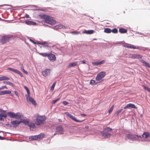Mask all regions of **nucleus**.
<instances>
[{"instance_id":"1","label":"nucleus","mask_w":150,"mask_h":150,"mask_svg":"<svg viewBox=\"0 0 150 150\" xmlns=\"http://www.w3.org/2000/svg\"><path fill=\"white\" fill-rule=\"evenodd\" d=\"M36 119L35 123L37 125H40L44 124L46 118L45 116H40L37 114L36 116Z\"/></svg>"},{"instance_id":"2","label":"nucleus","mask_w":150,"mask_h":150,"mask_svg":"<svg viewBox=\"0 0 150 150\" xmlns=\"http://www.w3.org/2000/svg\"><path fill=\"white\" fill-rule=\"evenodd\" d=\"M42 18L44 19L46 23L51 25H54L56 23V21L54 20L53 18L52 17L46 15H44L42 16Z\"/></svg>"},{"instance_id":"3","label":"nucleus","mask_w":150,"mask_h":150,"mask_svg":"<svg viewBox=\"0 0 150 150\" xmlns=\"http://www.w3.org/2000/svg\"><path fill=\"white\" fill-rule=\"evenodd\" d=\"M142 138L141 136L134 135L132 134H127L126 136L125 139H128L132 141H140Z\"/></svg>"},{"instance_id":"4","label":"nucleus","mask_w":150,"mask_h":150,"mask_svg":"<svg viewBox=\"0 0 150 150\" xmlns=\"http://www.w3.org/2000/svg\"><path fill=\"white\" fill-rule=\"evenodd\" d=\"M106 73L104 71H101L99 72L97 75L96 78V80L99 83H102L103 81V79H102L105 76Z\"/></svg>"},{"instance_id":"5","label":"nucleus","mask_w":150,"mask_h":150,"mask_svg":"<svg viewBox=\"0 0 150 150\" xmlns=\"http://www.w3.org/2000/svg\"><path fill=\"white\" fill-rule=\"evenodd\" d=\"M10 117L14 118L17 119H19L22 116V114L19 112H17L16 113L13 112H9L7 113Z\"/></svg>"},{"instance_id":"6","label":"nucleus","mask_w":150,"mask_h":150,"mask_svg":"<svg viewBox=\"0 0 150 150\" xmlns=\"http://www.w3.org/2000/svg\"><path fill=\"white\" fill-rule=\"evenodd\" d=\"M123 46L127 48L133 49H137L139 50H143V48L140 47L139 46L136 47L133 45L131 44H126L125 45H123Z\"/></svg>"},{"instance_id":"7","label":"nucleus","mask_w":150,"mask_h":150,"mask_svg":"<svg viewBox=\"0 0 150 150\" xmlns=\"http://www.w3.org/2000/svg\"><path fill=\"white\" fill-rule=\"evenodd\" d=\"M13 37L12 35H9L7 36H4L2 37L1 40V42L2 44L5 43L8 41L10 38Z\"/></svg>"},{"instance_id":"8","label":"nucleus","mask_w":150,"mask_h":150,"mask_svg":"<svg viewBox=\"0 0 150 150\" xmlns=\"http://www.w3.org/2000/svg\"><path fill=\"white\" fill-rule=\"evenodd\" d=\"M44 136V134L41 133L38 135L31 136L30 137V139L32 140H37L38 139H41L43 138Z\"/></svg>"},{"instance_id":"9","label":"nucleus","mask_w":150,"mask_h":150,"mask_svg":"<svg viewBox=\"0 0 150 150\" xmlns=\"http://www.w3.org/2000/svg\"><path fill=\"white\" fill-rule=\"evenodd\" d=\"M37 44H40L43 45V47H53L55 46V45H53L51 46H50L49 45V44L46 42H40V41H37Z\"/></svg>"},{"instance_id":"10","label":"nucleus","mask_w":150,"mask_h":150,"mask_svg":"<svg viewBox=\"0 0 150 150\" xmlns=\"http://www.w3.org/2000/svg\"><path fill=\"white\" fill-rule=\"evenodd\" d=\"M65 113L70 117L72 120L75 122H81L83 121V120H77L75 117L73 116L71 114H70L68 112H65Z\"/></svg>"},{"instance_id":"11","label":"nucleus","mask_w":150,"mask_h":150,"mask_svg":"<svg viewBox=\"0 0 150 150\" xmlns=\"http://www.w3.org/2000/svg\"><path fill=\"white\" fill-rule=\"evenodd\" d=\"M7 70H9L11 71L16 73L17 74H18L21 77H23V76L22 74V73L16 69H14L13 68H7Z\"/></svg>"},{"instance_id":"12","label":"nucleus","mask_w":150,"mask_h":150,"mask_svg":"<svg viewBox=\"0 0 150 150\" xmlns=\"http://www.w3.org/2000/svg\"><path fill=\"white\" fill-rule=\"evenodd\" d=\"M48 59L51 62H54L56 60V57L54 54H49L48 56Z\"/></svg>"},{"instance_id":"13","label":"nucleus","mask_w":150,"mask_h":150,"mask_svg":"<svg viewBox=\"0 0 150 150\" xmlns=\"http://www.w3.org/2000/svg\"><path fill=\"white\" fill-rule=\"evenodd\" d=\"M56 133H58L60 134H64V130L62 127L61 126H58L57 127L56 129Z\"/></svg>"},{"instance_id":"14","label":"nucleus","mask_w":150,"mask_h":150,"mask_svg":"<svg viewBox=\"0 0 150 150\" xmlns=\"http://www.w3.org/2000/svg\"><path fill=\"white\" fill-rule=\"evenodd\" d=\"M21 123V122L20 121H18L17 120H13L11 121V124L15 127H17Z\"/></svg>"},{"instance_id":"15","label":"nucleus","mask_w":150,"mask_h":150,"mask_svg":"<svg viewBox=\"0 0 150 150\" xmlns=\"http://www.w3.org/2000/svg\"><path fill=\"white\" fill-rule=\"evenodd\" d=\"M51 70L49 69H46L45 71H42V74L45 77H46L48 76V74L50 73Z\"/></svg>"},{"instance_id":"16","label":"nucleus","mask_w":150,"mask_h":150,"mask_svg":"<svg viewBox=\"0 0 150 150\" xmlns=\"http://www.w3.org/2000/svg\"><path fill=\"white\" fill-rule=\"evenodd\" d=\"M128 108H133L136 109L137 108V107L134 104L129 103L127 104L124 108V109H126Z\"/></svg>"},{"instance_id":"17","label":"nucleus","mask_w":150,"mask_h":150,"mask_svg":"<svg viewBox=\"0 0 150 150\" xmlns=\"http://www.w3.org/2000/svg\"><path fill=\"white\" fill-rule=\"evenodd\" d=\"M104 60H103L100 62H92V64L94 66L102 64L105 62Z\"/></svg>"},{"instance_id":"18","label":"nucleus","mask_w":150,"mask_h":150,"mask_svg":"<svg viewBox=\"0 0 150 150\" xmlns=\"http://www.w3.org/2000/svg\"><path fill=\"white\" fill-rule=\"evenodd\" d=\"M26 24L29 25H35L36 23L31 21H27L25 22Z\"/></svg>"},{"instance_id":"19","label":"nucleus","mask_w":150,"mask_h":150,"mask_svg":"<svg viewBox=\"0 0 150 150\" xmlns=\"http://www.w3.org/2000/svg\"><path fill=\"white\" fill-rule=\"evenodd\" d=\"M11 93V91L9 90L0 91V95L10 94Z\"/></svg>"},{"instance_id":"20","label":"nucleus","mask_w":150,"mask_h":150,"mask_svg":"<svg viewBox=\"0 0 150 150\" xmlns=\"http://www.w3.org/2000/svg\"><path fill=\"white\" fill-rule=\"evenodd\" d=\"M77 65V62H74L73 63H70L67 66V67L69 68L75 67Z\"/></svg>"},{"instance_id":"21","label":"nucleus","mask_w":150,"mask_h":150,"mask_svg":"<svg viewBox=\"0 0 150 150\" xmlns=\"http://www.w3.org/2000/svg\"><path fill=\"white\" fill-rule=\"evenodd\" d=\"M27 99L28 100L30 101L34 105H37L36 102L32 98L30 97L28 99V98H27Z\"/></svg>"},{"instance_id":"22","label":"nucleus","mask_w":150,"mask_h":150,"mask_svg":"<svg viewBox=\"0 0 150 150\" xmlns=\"http://www.w3.org/2000/svg\"><path fill=\"white\" fill-rule=\"evenodd\" d=\"M94 32V31L93 30H85L83 33H86L88 34H93Z\"/></svg>"},{"instance_id":"23","label":"nucleus","mask_w":150,"mask_h":150,"mask_svg":"<svg viewBox=\"0 0 150 150\" xmlns=\"http://www.w3.org/2000/svg\"><path fill=\"white\" fill-rule=\"evenodd\" d=\"M119 32L121 33H127V30L123 28H120Z\"/></svg>"},{"instance_id":"24","label":"nucleus","mask_w":150,"mask_h":150,"mask_svg":"<svg viewBox=\"0 0 150 150\" xmlns=\"http://www.w3.org/2000/svg\"><path fill=\"white\" fill-rule=\"evenodd\" d=\"M9 78L6 77L5 76L0 77V81L9 80Z\"/></svg>"},{"instance_id":"25","label":"nucleus","mask_w":150,"mask_h":150,"mask_svg":"<svg viewBox=\"0 0 150 150\" xmlns=\"http://www.w3.org/2000/svg\"><path fill=\"white\" fill-rule=\"evenodd\" d=\"M110 134L106 132L104 133L103 135L105 137V138H108L110 137Z\"/></svg>"},{"instance_id":"26","label":"nucleus","mask_w":150,"mask_h":150,"mask_svg":"<svg viewBox=\"0 0 150 150\" xmlns=\"http://www.w3.org/2000/svg\"><path fill=\"white\" fill-rule=\"evenodd\" d=\"M20 122L21 123H23L25 125H28L29 123V121L25 119H23L22 121H20Z\"/></svg>"},{"instance_id":"27","label":"nucleus","mask_w":150,"mask_h":150,"mask_svg":"<svg viewBox=\"0 0 150 150\" xmlns=\"http://www.w3.org/2000/svg\"><path fill=\"white\" fill-rule=\"evenodd\" d=\"M2 117L6 118L7 115L6 114L1 113H0V120L1 121L2 120Z\"/></svg>"},{"instance_id":"28","label":"nucleus","mask_w":150,"mask_h":150,"mask_svg":"<svg viewBox=\"0 0 150 150\" xmlns=\"http://www.w3.org/2000/svg\"><path fill=\"white\" fill-rule=\"evenodd\" d=\"M104 32L108 33H110L111 32V30L109 28H105L104 29Z\"/></svg>"},{"instance_id":"29","label":"nucleus","mask_w":150,"mask_h":150,"mask_svg":"<svg viewBox=\"0 0 150 150\" xmlns=\"http://www.w3.org/2000/svg\"><path fill=\"white\" fill-rule=\"evenodd\" d=\"M112 130V129L110 128L109 127H107L106 128L104 129V131L105 132H110Z\"/></svg>"},{"instance_id":"30","label":"nucleus","mask_w":150,"mask_h":150,"mask_svg":"<svg viewBox=\"0 0 150 150\" xmlns=\"http://www.w3.org/2000/svg\"><path fill=\"white\" fill-rule=\"evenodd\" d=\"M142 57V56L140 54H135L134 59H141Z\"/></svg>"},{"instance_id":"31","label":"nucleus","mask_w":150,"mask_h":150,"mask_svg":"<svg viewBox=\"0 0 150 150\" xmlns=\"http://www.w3.org/2000/svg\"><path fill=\"white\" fill-rule=\"evenodd\" d=\"M39 54L40 55L44 57H46L48 56L49 54L47 53L46 52L45 53H39Z\"/></svg>"},{"instance_id":"32","label":"nucleus","mask_w":150,"mask_h":150,"mask_svg":"<svg viewBox=\"0 0 150 150\" xmlns=\"http://www.w3.org/2000/svg\"><path fill=\"white\" fill-rule=\"evenodd\" d=\"M99 83L98 82H96L94 80H92L90 82V83L92 85H96L97 83Z\"/></svg>"},{"instance_id":"33","label":"nucleus","mask_w":150,"mask_h":150,"mask_svg":"<svg viewBox=\"0 0 150 150\" xmlns=\"http://www.w3.org/2000/svg\"><path fill=\"white\" fill-rule=\"evenodd\" d=\"M28 126L31 128H34L35 127V125L33 123H30L28 124Z\"/></svg>"},{"instance_id":"34","label":"nucleus","mask_w":150,"mask_h":150,"mask_svg":"<svg viewBox=\"0 0 150 150\" xmlns=\"http://www.w3.org/2000/svg\"><path fill=\"white\" fill-rule=\"evenodd\" d=\"M24 88L26 89V90L27 92V94H28V96H30V91H29V89L27 87L25 86H24Z\"/></svg>"},{"instance_id":"35","label":"nucleus","mask_w":150,"mask_h":150,"mask_svg":"<svg viewBox=\"0 0 150 150\" xmlns=\"http://www.w3.org/2000/svg\"><path fill=\"white\" fill-rule=\"evenodd\" d=\"M56 82H54L52 84V86L51 87V91H53L54 87H55V84H56Z\"/></svg>"},{"instance_id":"36","label":"nucleus","mask_w":150,"mask_h":150,"mask_svg":"<svg viewBox=\"0 0 150 150\" xmlns=\"http://www.w3.org/2000/svg\"><path fill=\"white\" fill-rule=\"evenodd\" d=\"M143 86L144 87V88L147 91L150 92V88H149V87H148L145 86L144 85H143Z\"/></svg>"},{"instance_id":"37","label":"nucleus","mask_w":150,"mask_h":150,"mask_svg":"<svg viewBox=\"0 0 150 150\" xmlns=\"http://www.w3.org/2000/svg\"><path fill=\"white\" fill-rule=\"evenodd\" d=\"M111 32L114 33H116L118 32L117 29L116 28H114L111 30Z\"/></svg>"},{"instance_id":"38","label":"nucleus","mask_w":150,"mask_h":150,"mask_svg":"<svg viewBox=\"0 0 150 150\" xmlns=\"http://www.w3.org/2000/svg\"><path fill=\"white\" fill-rule=\"evenodd\" d=\"M21 69L22 70L23 72L24 73H25L26 74H28V72L27 71H26L25 70V69L24 68V67L23 65H22V66L21 67Z\"/></svg>"},{"instance_id":"39","label":"nucleus","mask_w":150,"mask_h":150,"mask_svg":"<svg viewBox=\"0 0 150 150\" xmlns=\"http://www.w3.org/2000/svg\"><path fill=\"white\" fill-rule=\"evenodd\" d=\"M114 107V105H112L110 108L108 112L109 114L113 110V108Z\"/></svg>"},{"instance_id":"40","label":"nucleus","mask_w":150,"mask_h":150,"mask_svg":"<svg viewBox=\"0 0 150 150\" xmlns=\"http://www.w3.org/2000/svg\"><path fill=\"white\" fill-rule=\"evenodd\" d=\"M3 83L4 84L10 85L12 84V83L9 81H4Z\"/></svg>"},{"instance_id":"41","label":"nucleus","mask_w":150,"mask_h":150,"mask_svg":"<svg viewBox=\"0 0 150 150\" xmlns=\"http://www.w3.org/2000/svg\"><path fill=\"white\" fill-rule=\"evenodd\" d=\"M122 110V109L118 110L115 112V114L118 116L119 114L121 112Z\"/></svg>"},{"instance_id":"42","label":"nucleus","mask_w":150,"mask_h":150,"mask_svg":"<svg viewBox=\"0 0 150 150\" xmlns=\"http://www.w3.org/2000/svg\"><path fill=\"white\" fill-rule=\"evenodd\" d=\"M59 98H58L56 100H53L52 102V104H55L56 103L57 101H59Z\"/></svg>"},{"instance_id":"43","label":"nucleus","mask_w":150,"mask_h":150,"mask_svg":"<svg viewBox=\"0 0 150 150\" xmlns=\"http://www.w3.org/2000/svg\"><path fill=\"white\" fill-rule=\"evenodd\" d=\"M144 65L146 67H148L149 68H150V65L148 63L146 62Z\"/></svg>"},{"instance_id":"44","label":"nucleus","mask_w":150,"mask_h":150,"mask_svg":"<svg viewBox=\"0 0 150 150\" xmlns=\"http://www.w3.org/2000/svg\"><path fill=\"white\" fill-rule=\"evenodd\" d=\"M129 57L133 58V59H134V57H135V54H130L129 55Z\"/></svg>"},{"instance_id":"45","label":"nucleus","mask_w":150,"mask_h":150,"mask_svg":"<svg viewBox=\"0 0 150 150\" xmlns=\"http://www.w3.org/2000/svg\"><path fill=\"white\" fill-rule=\"evenodd\" d=\"M62 103L65 105H67L69 104V103L66 101H63Z\"/></svg>"},{"instance_id":"46","label":"nucleus","mask_w":150,"mask_h":150,"mask_svg":"<svg viewBox=\"0 0 150 150\" xmlns=\"http://www.w3.org/2000/svg\"><path fill=\"white\" fill-rule=\"evenodd\" d=\"M57 26L58 27V28L60 29L62 28H63V27H64V26L61 25H57Z\"/></svg>"},{"instance_id":"47","label":"nucleus","mask_w":150,"mask_h":150,"mask_svg":"<svg viewBox=\"0 0 150 150\" xmlns=\"http://www.w3.org/2000/svg\"><path fill=\"white\" fill-rule=\"evenodd\" d=\"M1 90H3L5 88H6V89H7V88L6 87V86H2L1 88Z\"/></svg>"},{"instance_id":"48","label":"nucleus","mask_w":150,"mask_h":150,"mask_svg":"<svg viewBox=\"0 0 150 150\" xmlns=\"http://www.w3.org/2000/svg\"><path fill=\"white\" fill-rule=\"evenodd\" d=\"M30 40L31 42H33V43H34L35 44H37V42H35L33 40H32V39H30Z\"/></svg>"},{"instance_id":"49","label":"nucleus","mask_w":150,"mask_h":150,"mask_svg":"<svg viewBox=\"0 0 150 150\" xmlns=\"http://www.w3.org/2000/svg\"><path fill=\"white\" fill-rule=\"evenodd\" d=\"M14 92L15 95L18 96H19V94L16 91H14Z\"/></svg>"},{"instance_id":"50","label":"nucleus","mask_w":150,"mask_h":150,"mask_svg":"<svg viewBox=\"0 0 150 150\" xmlns=\"http://www.w3.org/2000/svg\"><path fill=\"white\" fill-rule=\"evenodd\" d=\"M0 112L5 113L6 112L5 110H4L1 109H0Z\"/></svg>"},{"instance_id":"51","label":"nucleus","mask_w":150,"mask_h":150,"mask_svg":"<svg viewBox=\"0 0 150 150\" xmlns=\"http://www.w3.org/2000/svg\"><path fill=\"white\" fill-rule=\"evenodd\" d=\"M71 33H73V34H78V33L76 31H73V32H72Z\"/></svg>"},{"instance_id":"52","label":"nucleus","mask_w":150,"mask_h":150,"mask_svg":"<svg viewBox=\"0 0 150 150\" xmlns=\"http://www.w3.org/2000/svg\"><path fill=\"white\" fill-rule=\"evenodd\" d=\"M140 62L143 63V64H144L146 62L143 59H141L140 61Z\"/></svg>"},{"instance_id":"53","label":"nucleus","mask_w":150,"mask_h":150,"mask_svg":"<svg viewBox=\"0 0 150 150\" xmlns=\"http://www.w3.org/2000/svg\"><path fill=\"white\" fill-rule=\"evenodd\" d=\"M5 139L4 137H2L1 136H0V140H3Z\"/></svg>"},{"instance_id":"54","label":"nucleus","mask_w":150,"mask_h":150,"mask_svg":"<svg viewBox=\"0 0 150 150\" xmlns=\"http://www.w3.org/2000/svg\"><path fill=\"white\" fill-rule=\"evenodd\" d=\"M25 17L26 18H29V16L27 14H25Z\"/></svg>"},{"instance_id":"55","label":"nucleus","mask_w":150,"mask_h":150,"mask_svg":"<svg viewBox=\"0 0 150 150\" xmlns=\"http://www.w3.org/2000/svg\"><path fill=\"white\" fill-rule=\"evenodd\" d=\"M81 62H82V63L83 64H86V62L84 60L81 61Z\"/></svg>"},{"instance_id":"56","label":"nucleus","mask_w":150,"mask_h":150,"mask_svg":"<svg viewBox=\"0 0 150 150\" xmlns=\"http://www.w3.org/2000/svg\"><path fill=\"white\" fill-rule=\"evenodd\" d=\"M81 115L83 116H86V115L84 114H81Z\"/></svg>"},{"instance_id":"57","label":"nucleus","mask_w":150,"mask_h":150,"mask_svg":"<svg viewBox=\"0 0 150 150\" xmlns=\"http://www.w3.org/2000/svg\"><path fill=\"white\" fill-rule=\"evenodd\" d=\"M89 127L88 126H86L85 127V128L86 129H88Z\"/></svg>"},{"instance_id":"58","label":"nucleus","mask_w":150,"mask_h":150,"mask_svg":"<svg viewBox=\"0 0 150 150\" xmlns=\"http://www.w3.org/2000/svg\"><path fill=\"white\" fill-rule=\"evenodd\" d=\"M57 134V133H55L54 134V136L56 134Z\"/></svg>"},{"instance_id":"59","label":"nucleus","mask_w":150,"mask_h":150,"mask_svg":"<svg viewBox=\"0 0 150 150\" xmlns=\"http://www.w3.org/2000/svg\"><path fill=\"white\" fill-rule=\"evenodd\" d=\"M0 90H1V88H0Z\"/></svg>"},{"instance_id":"60","label":"nucleus","mask_w":150,"mask_h":150,"mask_svg":"<svg viewBox=\"0 0 150 150\" xmlns=\"http://www.w3.org/2000/svg\"><path fill=\"white\" fill-rule=\"evenodd\" d=\"M11 96H13V95H12V94H11Z\"/></svg>"},{"instance_id":"61","label":"nucleus","mask_w":150,"mask_h":150,"mask_svg":"<svg viewBox=\"0 0 150 150\" xmlns=\"http://www.w3.org/2000/svg\"><path fill=\"white\" fill-rule=\"evenodd\" d=\"M1 132V131H0V132Z\"/></svg>"}]
</instances>
